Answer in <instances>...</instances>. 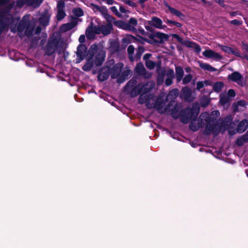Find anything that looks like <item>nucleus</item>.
Wrapping results in <instances>:
<instances>
[{"mask_svg": "<svg viewBox=\"0 0 248 248\" xmlns=\"http://www.w3.org/2000/svg\"><path fill=\"white\" fill-rule=\"evenodd\" d=\"M204 86L203 81H198L196 83V90L200 91Z\"/></svg>", "mask_w": 248, "mask_h": 248, "instance_id": "obj_63", "label": "nucleus"}, {"mask_svg": "<svg viewBox=\"0 0 248 248\" xmlns=\"http://www.w3.org/2000/svg\"><path fill=\"white\" fill-rule=\"evenodd\" d=\"M192 94L191 90L187 87H185L181 90V96L185 100H188Z\"/></svg>", "mask_w": 248, "mask_h": 248, "instance_id": "obj_20", "label": "nucleus"}, {"mask_svg": "<svg viewBox=\"0 0 248 248\" xmlns=\"http://www.w3.org/2000/svg\"><path fill=\"white\" fill-rule=\"evenodd\" d=\"M135 70L136 72L139 74H143L145 72V68L142 63L140 62L137 64L135 67Z\"/></svg>", "mask_w": 248, "mask_h": 248, "instance_id": "obj_33", "label": "nucleus"}, {"mask_svg": "<svg viewBox=\"0 0 248 248\" xmlns=\"http://www.w3.org/2000/svg\"><path fill=\"white\" fill-rule=\"evenodd\" d=\"M155 62L151 60L146 61L145 62V65L146 67L149 69H153L155 66Z\"/></svg>", "mask_w": 248, "mask_h": 248, "instance_id": "obj_41", "label": "nucleus"}, {"mask_svg": "<svg viewBox=\"0 0 248 248\" xmlns=\"http://www.w3.org/2000/svg\"><path fill=\"white\" fill-rule=\"evenodd\" d=\"M6 27V24L4 22V21L0 18V35L1 34L2 32L4 31Z\"/></svg>", "mask_w": 248, "mask_h": 248, "instance_id": "obj_48", "label": "nucleus"}, {"mask_svg": "<svg viewBox=\"0 0 248 248\" xmlns=\"http://www.w3.org/2000/svg\"><path fill=\"white\" fill-rule=\"evenodd\" d=\"M122 2L124 3L131 6L132 7H136L137 6V4L130 0H121Z\"/></svg>", "mask_w": 248, "mask_h": 248, "instance_id": "obj_53", "label": "nucleus"}, {"mask_svg": "<svg viewBox=\"0 0 248 248\" xmlns=\"http://www.w3.org/2000/svg\"><path fill=\"white\" fill-rule=\"evenodd\" d=\"M139 94L141 95V92L140 90V84H139L137 85L134 86V88L132 89L131 91V96L132 97L137 96Z\"/></svg>", "mask_w": 248, "mask_h": 248, "instance_id": "obj_28", "label": "nucleus"}, {"mask_svg": "<svg viewBox=\"0 0 248 248\" xmlns=\"http://www.w3.org/2000/svg\"><path fill=\"white\" fill-rule=\"evenodd\" d=\"M92 31L93 33L96 34H99L101 33V26H94L92 28Z\"/></svg>", "mask_w": 248, "mask_h": 248, "instance_id": "obj_44", "label": "nucleus"}, {"mask_svg": "<svg viewBox=\"0 0 248 248\" xmlns=\"http://www.w3.org/2000/svg\"><path fill=\"white\" fill-rule=\"evenodd\" d=\"M128 72L127 71H125L122 72L121 75L119 76L117 79V82L122 83L124 80V78L127 77Z\"/></svg>", "mask_w": 248, "mask_h": 248, "instance_id": "obj_38", "label": "nucleus"}, {"mask_svg": "<svg viewBox=\"0 0 248 248\" xmlns=\"http://www.w3.org/2000/svg\"><path fill=\"white\" fill-rule=\"evenodd\" d=\"M221 49L228 54H231L232 48L229 47L227 46L222 45L220 46Z\"/></svg>", "mask_w": 248, "mask_h": 248, "instance_id": "obj_47", "label": "nucleus"}, {"mask_svg": "<svg viewBox=\"0 0 248 248\" xmlns=\"http://www.w3.org/2000/svg\"><path fill=\"white\" fill-rule=\"evenodd\" d=\"M200 66L202 69L209 72H216L217 70V69L206 63L201 62L200 63Z\"/></svg>", "mask_w": 248, "mask_h": 248, "instance_id": "obj_27", "label": "nucleus"}, {"mask_svg": "<svg viewBox=\"0 0 248 248\" xmlns=\"http://www.w3.org/2000/svg\"><path fill=\"white\" fill-rule=\"evenodd\" d=\"M248 127V120L243 119L240 121L237 127L236 130L239 133H242L245 132Z\"/></svg>", "mask_w": 248, "mask_h": 248, "instance_id": "obj_14", "label": "nucleus"}, {"mask_svg": "<svg viewBox=\"0 0 248 248\" xmlns=\"http://www.w3.org/2000/svg\"><path fill=\"white\" fill-rule=\"evenodd\" d=\"M123 66V64L121 62H119L114 64L112 69L110 70L111 77L112 78H119Z\"/></svg>", "mask_w": 248, "mask_h": 248, "instance_id": "obj_10", "label": "nucleus"}, {"mask_svg": "<svg viewBox=\"0 0 248 248\" xmlns=\"http://www.w3.org/2000/svg\"><path fill=\"white\" fill-rule=\"evenodd\" d=\"M213 90H206L205 89H204L203 91L202 92L203 93H206L209 94H210L213 91H214L216 93H220L223 88L224 86V83L222 81H217L215 82L213 85Z\"/></svg>", "mask_w": 248, "mask_h": 248, "instance_id": "obj_12", "label": "nucleus"}, {"mask_svg": "<svg viewBox=\"0 0 248 248\" xmlns=\"http://www.w3.org/2000/svg\"><path fill=\"white\" fill-rule=\"evenodd\" d=\"M192 79V76L191 74H187L183 79V84H186L189 83Z\"/></svg>", "mask_w": 248, "mask_h": 248, "instance_id": "obj_46", "label": "nucleus"}, {"mask_svg": "<svg viewBox=\"0 0 248 248\" xmlns=\"http://www.w3.org/2000/svg\"><path fill=\"white\" fill-rule=\"evenodd\" d=\"M244 142H245V141L244 140V139L242 137L238 138L236 139V144L239 146L243 145Z\"/></svg>", "mask_w": 248, "mask_h": 248, "instance_id": "obj_58", "label": "nucleus"}, {"mask_svg": "<svg viewBox=\"0 0 248 248\" xmlns=\"http://www.w3.org/2000/svg\"><path fill=\"white\" fill-rule=\"evenodd\" d=\"M60 39L56 36L51 37L48 40L45 48V54L47 56L52 55L57 50L59 54H61L64 50L62 45H59Z\"/></svg>", "mask_w": 248, "mask_h": 248, "instance_id": "obj_1", "label": "nucleus"}, {"mask_svg": "<svg viewBox=\"0 0 248 248\" xmlns=\"http://www.w3.org/2000/svg\"><path fill=\"white\" fill-rule=\"evenodd\" d=\"M201 116L204 119V122L206 123L205 130L207 135L210 134L211 132L215 134H218L220 130L219 123H215L216 119L209 115L206 112H202L201 114Z\"/></svg>", "mask_w": 248, "mask_h": 248, "instance_id": "obj_2", "label": "nucleus"}, {"mask_svg": "<svg viewBox=\"0 0 248 248\" xmlns=\"http://www.w3.org/2000/svg\"><path fill=\"white\" fill-rule=\"evenodd\" d=\"M165 76V73L162 72L161 73H159L157 77V81L158 83L160 82L162 83L164 81V78Z\"/></svg>", "mask_w": 248, "mask_h": 248, "instance_id": "obj_55", "label": "nucleus"}, {"mask_svg": "<svg viewBox=\"0 0 248 248\" xmlns=\"http://www.w3.org/2000/svg\"><path fill=\"white\" fill-rule=\"evenodd\" d=\"M239 106L237 105L236 103H234L232 105V108L233 112L235 113L239 111H244V109H241L239 108Z\"/></svg>", "mask_w": 248, "mask_h": 248, "instance_id": "obj_50", "label": "nucleus"}, {"mask_svg": "<svg viewBox=\"0 0 248 248\" xmlns=\"http://www.w3.org/2000/svg\"><path fill=\"white\" fill-rule=\"evenodd\" d=\"M153 88V86L152 84L146 83L143 85L140 84V90L141 95H143L150 92Z\"/></svg>", "mask_w": 248, "mask_h": 248, "instance_id": "obj_19", "label": "nucleus"}, {"mask_svg": "<svg viewBox=\"0 0 248 248\" xmlns=\"http://www.w3.org/2000/svg\"><path fill=\"white\" fill-rule=\"evenodd\" d=\"M195 122L196 121H193L192 120L189 124V129L194 132L197 131L200 129L199 126L195 123Z\"/></svg>", "mask_w": 248, "mask_h": 248, "instance_id": "obj_37", "label": "nucleus"}, {"mask_svg": "<svg viewBox=\"0 0 248 248\" xmlns=\"http://www.w3.org/2000/svg\"><path fill=\"white\" fill-rule=\"evenodd\" d=\"M87 47L84 44H80L77 47V62H80L86 57Z\"/></svg>", "mask_w": 248, "mask_h": 248, "instance_id": "obj_6", "label": "nucleus"}, {"mask_svg": "<svg viewBox=\"0 0 248 248\" xmlns=\"http://www.w3.org/2000/svg\"><path fill=\"white\" fill-rule=\"evenodd\" d=\"M62 27L64 28L65 31H69L72 29L74 27V26H72L70 23H67L63 24Z\"/></svg>", "mask_w": 248, "mask_h": 248, "instance_id": "obj_64", "label": "nucleus"}, {"mask_svg": "<svg viewBox=\"0 0 248 248\" xmlns=\"http://www.w3.org/2000/svg\"><path fill=\"white\" fill-rule=\"evenodd\" d=\"M28 24L26 21L22 20L20 21L17 26V31L19 32H22L26 28Z\"/></svg>", "mask_w": 248, "mask_h": 248, "instance_id": "obj_32", "label": "nucleus"}, {"mask_svg": "<svg viewBox=\"0 0 248 248\" xmlns=\"http://www.w3.org/2000/svg\"><path fill=\"white\" fill-rule=\"evenodd\" d=\"M176 78L178 82H180L183 79L184 72L182 67L177 66L175 67Z\"/></svg>", "mask_w": 248, "mask_h": 248, "instance_id": "obj_21", "label": "nucleus"}, {"mask_svg": "<svg viewBox=\"0 0 248 248\" xmlns=\"http://www.w3.org/2000/svg\"><path fill=\"white\" fill-rule=\"evenodd\" d=\"M57 19L58 21H61L66 16V14L64 10L65 7L64 2L63 0H60L57 3Z\"/></svg>", "mask_w": 248, "mask_h": 248, "instance_id": "obj_7", "label": "nucleus"}, {"mask_svg": "<svg viewBox=\"0 0 248 248\" xmlns=\"http://www.w3.org/2000/svg\"><path fill=\"white\" fill-rule=\"evenodd\" d=\"M210 102V100L206 97L202 98L200 100L201 106L204 108L207 107L209 105Z\"/></svg>", "mask_w": 248, "mask_h": 248, "instance_id": "obj_42", "label": "nucleus"}, {"mask_svg": "<svg viewBox=\"0 0 248 248\" xmlns=\"http://www.w3.org/2000/svg\"><path fill=\"white\" fill-rule=\"evenodd\" d=\"M232 124V118L231 115L226 116L222 121L220 126L223 127L225 129H229Z\"/></svg>", "mask_w": 248, "mask_h": 248, "instance_id": "obj_15", "label": "nucleus"}, {"mask_svg": "<svg viewBox=\"0 0 248 248\" xmlns=\"http://www.w3.org/2000/svg\"><path fill=\"white\" fill-rule=\"evenodd\" d=\"M139 37L147 43L155 45L163 44L165 41H167L169 39L168 34L158 31L151 33L149 35V39L142 37L140 36H139Z\"/></svg>", "mask_w": 248, "mask_h": 248, "instance_id": "obj_4", "label": "nucleus"}, {"mask_svg": "<svg viewBox=\"0 0 248 248\" xmlns=\"http://www.w3.org/2000/svg\"><path fill=\"white\" fill-rule=\"evenodd\" d=\"M16 4L17 7L21 8L26 4V0H16Z\"/></svg>", "mask_w": 248, "mask_h": 248, "instance_id": "obj_59", "label": "nucleus"}, {"mask_svg": "<svg viewBox=\"0 0 248 248\" xmlns=\"http://www.w3.org/2000/svg\"><path fill=\"white\" fill-rule=\"evenodd\" d=\"M126 23L127 22L122 20L114 22L115 25L123 29H124Z\"/></svg>", "mask_w": 248, "mask_h": 248, "instance_id": "obj_43", "label": "nucleus"}, {"mask_svg": "<svg viewBox=\"0 0 248 248\" xmlns=\"http://www.w3.org/2000/svg\"><path fill=\"white\" fill-rule=\"evenodd\" d=\"M107 21V23L112 24V22L115 21V18L108 13L104 17Z\"/></svg>", "mask_w": 248, "mask_h": 248, "instance_id": "obj_45", "label": "nucleus"}, {"mask_svg": "<svg viewBox=\"0 0 248 248\" xmlns=\"http://www.w3.org/2000/svg\"><path fill=\"white\" fill-rule=\"evenodd\" d=\"M109 49L112 53L118 52L120 50V44L119 42L116 40L112 41L110 42Z\"/></svg>", "mask_w": 248, "mask_h": 248, "instance_id": "obj_17", "label": "nucleus"}, {"mask_svg": "<svg viewBox=\"0 0 248 248\" xmlns=\"http://www.w3.org/2000/svg\"><path fill=\"white\" fill-rule=\"evenodd\" d=\"M243 77L242 75L237 71H235L228 76V79L233 82H236L239 85H242Z\"/></svg>", "mask_w": 248, "mask_h": 248, "instance_id": "obj_9", "label": "nucleus"}, {"mask_svg": "<svg viewBox=\"0 0 248 248\" xmlns=\"http://www.w3.org/2000/svg\"><path fill=\"white\" fill-rule=\"evenodd\" d=\"M202 55L206 58H212L216 61L220 60L223 58L220 54L211 49L205 50L203 52Z\"/></svg>", "mask_w": 248, "mask_h": 248, "instance_id": "obj_11", "label": "nucleus"}, {"mask_svg": "<svg viewBox=\"0 0 248 248\" xmlns=\"http://www.w3.org/2000/svg\"><path fill=\"white\" fill-rule=\"evenodd\" d=\"M135 50V47L133 45H129L127 48V52L129 55V59L131 61H133L134 59L133 56Z\"/></svg>", "mask_w": 248, "mask_h": 248, "instance_id": "obj_34", "label": "nucleus"}, {"mask_svg": "<svg viewBox=\"0 0 248 248\" xmlns=\"http://www.w3.org/2000/svg\"><path fill=\"white\" fill-rule=\"evenodd\" d=\"M163 107V101L162 99L160 98H157L155 101L154 107L157 109L159 112L163 113L164 112V111H162Z\"/></svg>", "mask_w": 248, "mask_h": 248, "instance_id": "obj_24", "label": "nucleus"}, {"mask_svg": "<svg viewBox=\"0 0 248 248\" xmlns=\"http://www.w3.org/2000/svg\"><path fill=\"white\" fill-rule=\"evenodd\" d=\"M98 11L102 14L104 17L108 13V10L105 6L101 7V9Z\"/></svg>", "mask_w": 248, "mask_h": 248, "instance_id": "obj_62", "label": "nucleus"}, {"mask_svg": "<svg viewBox=\"0 0 248 248\" xmlns=\"http://www.w3.org/2000/svg\"><path fill=\"white\" fill-rule=\"evenodd\" d=\"M97 50V46L95 44L92 45L89 50H87L86 57L88 58L93 59L94 55L96 53Z\"/></svg>", "mask_w": 248, "mask_h": 248, "instance_id": "obj_23", "label": "nucleus"}, {"mask_svg": "<svg viewBox=\"0 0 248 248\" xmlns=\"http://www.w3.org/2000/svg\"><path fill=\"white\" fill-rule=\"evenodd\" d=\"M231 54L235 55L236 57L241 58L242 59H245L248 61V55L245 54L244 56H242L238 48H235L234 49L232 48Z\"/></svg>", "mask_w": 248, "mask_h": 248, "instance_id": "obj_31", "label": "nucleus"}, {"mask_svg": "<svg viewBox=\"0 0 248 248\" xmlns=\"http://www.w3.org/2000/svg\"><path fill=\"white\" fill-rule=\"evenodd\" d=\"M34 27H30L29 26V24H28V25L27 26L25 29V33L26 36L28 37H31L32 35Z\"/></svg>", "mask_w": 248, "mask_h": 248, "instance_id": "obj_40", "label": "nucleus"}, {"mask_svg": "<svg viewBox=\"0 0 248 248\" xmlns=\"http://www.w3.org/2000/svg\"><path fill=\"white\" fill-rule=\"evenodd\" d=\"M124 30L134 32L137 31V29L134 27L132 26L128 22H127Z\"/></svg>", "mask_w": 248, "mask_h": 248, "instance_id": "obj_52", "label": "nucleus"}, {"mask_svg": "<svg viewBox=\"0 0 248 248\" xmlns=\"http://www.w3.org/2000/svg\"><path fill=\"white\" fill-rule=\"evenodd\" d=\"M137 83V81L136 79H130L126 84V85H125V88L127 87H134L135 86V85Z\"/></svg>", "mask_w": 248, "mask_h": 248, "instance_id": "obj_57", "label": "nucleus"}, {"mask_svg": "<svg viewBox=\"0 0 248 248\" xmlns=\"http://www.w3.org/2000/svg\"><path fill=\"white\" fill-rule=\"evenodd\" d=\"M109 76V72L108 71H100L98 74L97 78L100 81H104L108 79Z\"/></svg>", "mask_w": 248, "mask_h": 248, "instance_id": "obj_25", "label": "nucleus"}, {"mask_svg": "<svg viewBox=\"0 0 248 248\" xmlns=\"http://www.w3.org/2000/svg\"><path fill=\"white\" fill-rule=\"evenodd\" d=\"M110 9L111 11L113 13H114V14H115L116 16H118V17H122V15H121V14H120V13L118 12V10H117V8H116L115 6H112L111 7H110Z\"/></svg>", "mask_w": 248, "mask_h": 248, "instance_id": "obj_56", "label": "nucleus"}, {"mask_svg": "<svg viewBox=\"0 0 248 248\" xmlns=\"http://www.w3.org/2000/svg\"><path fill=\"white\" fill-rule=\"evenodd\" d=\"M198 123L197 124L198 126H199V128H201L202 127H203L205 124H204V119L202 117L201 115L199 117V119L197 120Z\"/></svg>", "mask_w": 248, "mask_h": 248, "instance_id": "obj_51", "label": "nucleus"}, {"mask_svg": "<svg viewBox=\"0 0 248 248\" xmlns=\"http://www.w3.org/2000/svg\"><path fill=\"white\" fill-rule=\"evenodd\" d=\"M200 112L199 107L193 106L182 110L180 114V121L183 124H187L190 120L197 121V117Z\"/></svg>", "mask_w": 248, "mask_h": 248, "instance_id": "obj_3", "label": "nucleus"}, {"mask_svg": "<svg viewBox=\"0 0 248 248\" xmlns=\"http://www.w3.org/2000/svg\"><path fill=\"white\" fill-rule=\"evenodd\" d=\"M166 76H167V77H168V78H174V74L173 70L172 69H169L167 71Z\"/></svg>", "mask_w": 248, "mask_h": 248, "instance_id": "obj_60", "label": "nucleus"}, {"mask_svg": "<svg viewBox=\"0 0 248 248\" xmlns=\"http://www.w3.org/2000/svg\"><path fill=\"white\" fill-rule=\"evenodd\" d=\"M229 102V99L227 96H223L220 98L219 102L223 105H224Z\"/></svg>", "mask_w": 248, "mask_h": 248, "instance_id": "obj_49", "label": "nucleus"}, {"mask_svg": "<svg viewBox=\"0 0 248 248\" xmlns=\"http://www.w3.org/2000/svg\"><path fill=\"white\" fill-rule=\"evenodd\" d=\"M106 54L105 52L99 51L95 55L94 64L96 66H101L105 60Z\"/></svg>", "mask_w": 248, "mask_h": 248, "instance_id": "obj_13", "label": "nucleus"}, {"mask_svg": "<svg viewBox=\"0 0 248 248\" xmlns=\"http://www.w3.org/2000/svg\"><path fill=\"white\" fill-rule=\"evenodd\" d=\"M136 40V37L132 35H127L122 39V42L123 43H125L127 45L131 42L134 41Z\"/></svg>", "mask_w": 248, "mask_h": 248, "instance_id": "obj_30", "label": "nucleus"}, {"mask_svg": "<svg viewBox=\"0 0 248 248\" xmlns=\"http://www.w3.org/2000/svg\"><path fill=\"white\" fill-rule=\"evenodd\" d=\"M72 12L73 14L77 17H81L84 15V12L80 8H74Z\"/></svg>", "mask_w": 248, "mask_h": 248, "instance_id": "obj_35", "label": "nucleus"}, {"mask_svg": "<svg viewBox=\"0 0 248 248\" xmlns=\"http://www.w3.org/2000/svg\"><path fill=\"white\" fill-rule=\"evenodd\" d=\"M236 103L239 106V107H241L243 108L242 109H245L246 106L248 104V103L246 101L244 100H240L239 101H238Z\"/></svg>", "mask_w": 248, "mask_h": 248, "instance_id": "obj_54", "label": "nucleus"}, {"mask_svg": "<svg viewBox=\"0 0 248 248\" xmlns=\"http://www.w3.org/2000/svg\"><path fill=\"white\" fill-rule=\"evenodd\" d=\"M132 26H136L137 24H138V21L137 20L134 18V17H131L129 19L128 22Z\"/></svg>", "mask_w": 248, "mask_h": 248, "instance_id": "obj_61", "label": "nucleus"}, {"mask_svg": "<svg viewBox=\"0 0 248 248\" xmlns=\"http://www.w3.org/2000/svg\"><path fill=\"white\" fill-rule=\"evenodd\" d=\"M171 36L173 38L176 39L177 41L182 45L185 46L188 48H193L196 53L199 54L201 52V48L200 46L196 43L187 40L184 41L183 38H182L177 34H172Z\"/></svg>", "mask_w": 248, "mask_h": 248, "instance_id": "obj_5", "label": "nucleus"}, {"mask_svg": "<svg viewBox=\"0 0 248 248\" xmlns=\"http://www.w3.org/2000/svg\"><path fill=\"white\" fill-rule=\"evenodd\" d=\"M200 66L202 69L209 72H216L217 70V69L206 63L201 62L200 63Z\"/></svg>", "mask_w": 248, "mask_h": 248, "instance_id": "obj_26", "label": "nucleus"}, {"mask_svg": "<svg viewBox=\"0 0 248 248\" xmlns=\"http://www.w3.org/2000/svg\"><path fill=\"white\" fill-rule=\"evenodd\" d=\"M165 5L169 11L170 12L171 14L174 15L175 16H177V17L180 18H183L185 17V15L180 11H178L175 8L171 7L170 5L168 4V3L165 2Z\"/></svg>", "mask_w": 248, "mask_h": 248, "instance_id": "obj_16", "label": "nucleus"}, {"mask_svg": "<svg viewBox=\"0 0 248 248\" xmlns=\"http://www.w3.org/2000/svg\"><path fill=\"white\" fill-rule=\"evenodd\" d=\"M148 24L159 29H164L167 27L166 25H162V20L157 16L152 17L151 20L148 21Z\"/></svg>", "mask_w": 248, "mask_h": 248, "instance_id": "obj_8", "label": "nucleus"}, {"mask_svg": "<svg viewBox=\"0 0 248 248\" xmlns=\"http://www.w3.org/2000/svg\"><path fill=\"white\" fill-rule=\"evenodd\" d=\"M39 22L43 26L48 25L49 17L46 15H43L39 19Z\"/></svg>", "mask_w": 248, "mask_h": 248, "instance_id": "obj_29", "label": "nucleus"}, {"mask_svg": "<svg viewBox=\"0 0 248 248\" xmlns=\"http://www.w3.org/2000/svg\"><path fill=\"white\" fill-rule=\"evenodd\" d=\"M113 29V26L112 24L107 23L106 25H101V33L104 35H108L111 32V30Z\"/></svg>", "mask_w": 248, "mask_h": 248, "instance_id": "obj_18", "label": "nucleus"}, {"mask_svg": "<svg viewBox=\"0 0 248 248\" xmlns=\"http://www.w3.org/2000/svg\"><path fill=\"white\" fill-rule=\"evenodd\" d=\"M144 48L143 46H139L138 47V49L136 51V53L135 55V57L137 59V60L140 59L142 53L144 51Z\"/></svg>", "mask_w": 248, "mask_h": 248, "instance_id": "obj_36", "label": "nucleus"}, {"mask_svg": "<svg viewBox=\"0 0 248 248\" xmlns=\"http://www.w3.org/2000/svg\"><path fill=\"white\" fill-rule=\"evenodd\" d=\"M178 109L176 107H173L170 110L171 116L174 119H177L179 116H180V114H178Z\"/></svg>", "mask_w": 248, "mask_h": 248, "instance_id": "obj_39", "label": "nucleus"}, {"mask_svg": "<svg viewBox=\"0 0 248 248\" xmlns=\"http://www.w3.org/2000/svg\"><path fill=\"white\" fill-rule=\"evenodd\" d=\"M94 64L93 59L88 58L85 64L82 67V69L85 71H89L93 68Z\"/></svg>", "mask_w": 248, "mask_h": 248, "instance_id": "obj_22", "label": "nucleus"}]
</instances>
